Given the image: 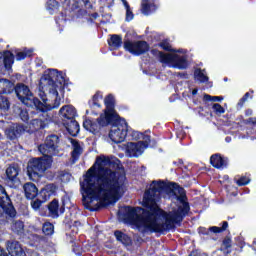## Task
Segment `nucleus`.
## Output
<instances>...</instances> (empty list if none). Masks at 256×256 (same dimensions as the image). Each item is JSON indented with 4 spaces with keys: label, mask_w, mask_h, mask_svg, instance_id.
Here are the masks:
<instances>
[{
    "label": "nucleus",
    "mask_w": 256,
    "mask_h": 256,
    "mask_svg": "<svg viewBox=\"0 0 256 256\" xmlns=\"http://www.w3.org/2000/svg\"><path fill=\"white\" fill-rule=\"evenodd\" d=\"M185 190L177 184L153 181L144 193L141 207H124L126 219L139 231L163 233L183 220L189 211Z\"/></svg>",
    "instance_id": "f257e3e1"
},
{
    "label": "nucleus",
    "mask_w": 256,
    "mask_h": 256,
    "mask_svg": "<svg viewBox=\"0 0 256 256\" xmlns=\"http://www.w3.org/2000/svg\"><path fill=\"white\" fill-rule=\"evenodd\" d=\"M125 179L123 170H113V162L109 158L98 157L80 182L84 203L88 207L117 203L125 195Z\"/></svg>",
    "instance_id": "f03ea898"
},
{
    "label": "nucleus",
    "mask_w": 256,
    "mask_h": 256,
    "mask_svg": "<svg viewBox=\"0 0 256 256\" xmlns=\"http://www.w3.org/2000/svg\"><path fill=\"white\" fill-rule=\"evenodd\" d=\"M65 81L56 69L48 70L39 84V96L42 101L33 97L31 90L25 84H18L15 93L18 99L26 107H35L38 111H51L61 105V99L65 93Z\"/></svg>",
    "instance_id": "7ed1b4c3"
},
{
    "label": "nucleus",
    "mask_w": 256,
    "mask_h": 256,
    "mask_svg": "<svg viewBox=\"0 0 256 256\" xmlns=\"http://www.w3.org/2000/svg\"><path fill=\"white\" fill-rule=\"evenodd\" d=\"M59 136L50 135L46 138L45 143L38 147L42 158H34L28 162L27 175L31 181H39L43 173L49 169L53 163V155L59 153Z\"/></svg>",
    "instance_id": "20e7f679"
},
{
    "label": "nucleus",
    "mask_w": 256,
    "mask_h": 256,
    "mask_svg": "<svg viewBox=\"0 0 256 256\" xmlns=\"http://www.w3.org/2000/svg\"><path fill=\"white\" fill-rule=\"evenodd\" d=\"M106 109L104 114H102L97 122H93L90 119H86L83 123L84 129L93 133L94 135L99 133L101 127H105V125H109L113 119H119V115L115 112V98L113 95H108L104 100Z\"/></svg>",
    "instance_id": "39448f33"
},
{
    "label": "nucleus",
    "mask_w": 256,
    "mask_h": 256,
    "mask_svg": "<svg viewBox=\"0 0 256 256\" xmlns=\"http://www.w3.org/2000/svg\"><path fill=\"white\" fill-rule=\"evenodd\" d=\"M132 139H135L138 142H129L126 151L130 157H140V155H143L145 149L149 147L151 136L139 131H132Z\"/></svg>",
    "instance_id": "423d86ee"
},
{
    "label": "nucleus",
    "mask_w": 256,
    "mask_h": 256,
    "mask_svg": "<svg viewBox=\"0 0 256 256\" xmlns=\"http://www.w3.org/2000/svg\"><path fill=\"white\" fill-rule=\"evenodd\" d=\"M158 56L163 65H168L169 67L187 69L189 65L183 50L173 51L171 53L158 52Z\"/></svg>",
    "instance_id": "0eeeda50"
},
{
    "label": "nucleus",
    "mask_w": 256,
    "mask_h": 256,
    "mask_svg": "<svg viewBox=\"0 0 256 256\" xmlns=\"http://www.w3.org/2000/svg\"><path fill=\"white\" fill-rule=\"evenodd\" d=\"M129 131V126L127 125V121L125 119H119L113 125L109 132V138L113 143H123L125 141V137H127V132Z\"/></svg>",
    "instance_id": "6e6552de"
},
{
    "label": "nucleus",
    "mask_w": 256,
    "mask_h": 256,
    "mask_svg": "<svg viewBox=\"0 0 256 256\" xmlns=\"http://www.w3.org/2000/svg\"><path fill=\"white\" fill-rule=\"evenodd\" d=\"M124 49L132 55H143V53L149 51V45L145 41H126L124 42Z\"/></svg>",
    "instance_id": "1a4fd4ad"
},
{
    "label": "nucleus",
    "mask_w": 256,
    "mask_h": 256,
    "mask_svg": "<svg viewBox=\"0 0 256 256\" xmlns=\"http://www.w3.org/2000/svg\"><path fill=\"white\" fill-rule=\"evenodd\" d=\"M0 208L2 209L3 213L9 215V217H15V208L11 204V199L5 192V188L0 185Z\"/></svg>",
    "instance_id": "9d476101"
},
{
    "label": "nucleus",
    "mask_w": 256,
    "mask_h": 256,
    "mask_svg": "<svg viewBox=\"0 0 256 256\" xmlns=\"http://www.w3.org/2000/svg\"><path fill=\"white\" fill-rule=\"evenodd\" d=\"M49 123H51V117L47 112H43L39 115V118L31 121V126L37 131L39 129H45Z\"/></svg>",
    "instance_id": "9b49d317"
},
{
    "label": "nucleus",
    "mask_w": 256,
    "mask_h": 256,
    "mask_svg": "<svg viewBox=\"0 0 256 256\" xmlns=\"http://www.w3.org/2000/svg\"><path fill=\"white\" fill-rule=\"evenodd\" d=\"M59 113L60 117L63 118L64 121H71L75 119L77 115V110L71 105H66L60 109Z\"/></svg>",
    "instance_id": "f8f14e48"
},
{
    "label": "nucleus",
    "mask_w": 256,
    "mask_h": 256,
    "mask_svg": "<svg viewBox=\"0 0 256 256\" xmlns=\"http://www.w3.org/2000/svg\"><path fill=\"white\" fill-rule=\"evenodd\" d=\"M7 251L11 256H26L25 251L21 248V244L19 242H8L7 243Z\"/></svg>",
    "instance_id": "ddd939ff"
},
{
    "label": "nucleus",
    "mask_w": 256,
    "mask_h": 256,
    "mask_svg": "<svg viewBox=\"0 0 256 256\" xmlns=\"http://www.w3.org/2000/svg\"><path fill=\"white\" fill-rule=\"evenodd\" d=\"M21 133H23V126L17 124L10 125L5 131L8 139H17Z\"/></svg>",
    "instance_id": "4468645a"
},
{
    "label": "nucleus",
    "mask_w": 256,
    "mask_h": 256,
    "mask_svg": "<svg viewBox=\"0 0 256 256\" xmlns=\"http://www.w3.org/2000/svg\"><path fill=\"white\" fill-rule=\"evenodd\" d=\"M19 167L18 166H9L6 169V179L8 183H17L19 181Z\"/></svg>",
    "instance_id": "2eb2a0df"
},
{
    "label": "nucleus",
    "mask_w": 256,
    "mask_h": 256,
    "mask_svg": "<svg viewBox=\"0 0 256 256\" xmlns=\"http://www.w3.org/2000/svg\"><path fill=\"white\" fill-rule=\"evenodd\" d=\"M55 191H57V186L48 184L41 190L40 197H42L43 201H49L55 195Z\"/></svg>",
    "instance_id": "dca6fc26"
},
{
    "label": "nucleus",
    "mask_w": 256,
    "mask_h": 256,
    "mask_svg": "<svg viewBox=\"0 0 256 256\" xmlns=\"http://www.w3.org/2000/svg\"><path fill=\"white\" fill-rule=\"evenodd\" d=\"M23 189L27 199H35L38 193L37 186H35V184L28 182L24 184Z\"/></svg>",
    "instance_id": "f3484780"
},
{
    "label": "nucleus",
    "mask_w": 256,
    "mask_h": 256,
    "mask_svg": "<svg viewBox=\"0 0 256 256\" xmlns=\"http://www.w3.org/2000/svg\"><path fill=\"white\" fill-rule=\"evenodd\" d=\"M14 89L11 81L7 79H0V95H7Z\"/></svg>",
    "instance_id": "a211bd4d"
},
{
    "label": "nucleus",
    "mask_w": 256,
    "mask_h": 256,
    "mask_svg": "<svg viewBox=\"0 0 256 256\" xmlns=\"http://www.w3.org/2000/svg\"><path fill=\"white\" fill-rule=\"evenodd\" d=\"M65 127L68 133L72 135V137H75L79 134V123H77L75 119L68 120V122L65 123Z\"/></svg>",
    "instance_id": "6ab92c4d"
},
{
    "label": "nucleus",
    "mask_w": 256,
    "mask_h": 256,
    "mask_svg": "<svg viewBox=\"0 0 256 256\" xmlns=\"http://www.w3.org/2000/svg\"><path fill=\"white\" fill-rule=\"evenodd\" d=\"M3 59V63L6 69H11V65H13V53L6 51L4 53L0 52V63Z\"/></svg>",
    "instance_id": "aec40b11"
},
{
    "label": "nucleus",
    "mask_w": 256,
    "mask_h": 256,
    "mask_svg": "<svg viewBox=\"0 0 256 256\" xmlns=\"http://www.w3.org/2000/svg\"><path fill=\"white\" fill-rule=\"evenodd\" d=\"M210 163L211 165H213V167H216V169H221V167H224V165H227V161L218 154L211 156Z\"/></svg>",
    "instance_id": "412c9836"
},
{
    "label": "nucleus",
    "mask_w": 256,
    "mask_h": 256,
    "mask_svg": "<svg viewBox=\"0 0 256 256\" xmlns=\"http://www.w3.org/2000/svg\"><path fill=\"white\" fill-rule=\"evenodd\" d=\"M70 142L73 146L72 159L76 161V159H79V155L83 153V148H81V145H79V142H77V140L71 139Z\"/></svg>",
    "instance_id": "4be33fe9"
},
{
    "label": "nucleus",
    "mask_w": 256,
    "mask_h": 256,
    "mask_svg": "<svg viewBox=\"0 0 256 256\" xmlns=\"http://www.w3.org/2000/svg\"><path fill=\"white\" fill-rule=\"evenodd\" d=\"M122 43V38L119 35H112L108 40V45H110L111 49H119Z\"/></svg>",
    "instance_id": "5701e85b"
},
{
    "label": "nucleus",
    "mask_w": 256,
    "mask_h": 256,
    "mask_svg": "<svg viewBox=\"0 0 256 256\" xmlns=\"http://www.w3.org/2000/svg\"><path fill=\"white\" fill-rule=\"evenodd\" d=\"M195 81H199V83H207L209 81V77L205 73V70L197 69L194 72Z\"/></svg>",
    "instance_id": "b1692460"
},
{
    "label": "nucleus",
    "mask_w": 256,
    "mask_h": 256,
    "mask_svg": "<svg viewBox=\"0 0 256 256\" xmlns=\"http://www.w3.org/2000/svg\"><path fill=\"white\" fill-rule=\"evenodd\" d=\"M114 235L117 241H120L123 245H129L131 243V238L121 231H115Z\"/></svg>",
    "instance_id": "393cba45"
},
{
    "label": "nucleus",
    "mask_w": 256,
    "mask_h": 256,
    "mask_svg": "<svg viewBox=\"0 0 256 256\" xmlns=\"http://www.w3.org/2000/svg\"><path fill=\"white\" fill-rule=\"evenodd\" d=\"M48 209L52 217H59V202L57 200H53L49 204Z\"/></svg>",
    "instance_id": "a878e982"
},
{
    "label": "nucleus",
    "mask_w": 256,
    "mask_h": 256,
    "mask_svg": "<svg viewBox=\"0 0 256 256\" xmlns=\"http://www.w3.org/2000/svg\"><path fill=\"white\" fill-rule=\"evenodd\" d=\"M9 100L7 98L0 96V115H5L9 111Z\"/></svg>",
    "instance_id": "bb28decb"
},
{
    "label": "nucleus",
    "mask_w": 256,
    "mask_h": 256,
    "mask_svg": "<svg viewBox=\"0 0 256 256\" xmlns=\"http://www.w3.org/2000/svg\"><path fill=\"white\" fill-rule=\"evenodd\" d=\"M31 53H33V50H27V49H24L23 51L18 50L16 52V60L23 61L25 57H31Z\"/></svg>",
    "instance_id": "cd10ccee"
},
{
    "label": "nucleus",
    "mask_w": 256,
    "mask_h": 256,
    "mask_svg": "<svg viewBox=\"0 0 256 256\" xmlns=\"http://www.w3.org/2000/svg\"><path fill=\"white\" fill-rule=\"evenodd\" d=\"M122 3L126 10V21H133V11L131 10V6H129V3L127 0H122Z\"/></svg>",
    "instance_id": "c85d7f7f"
},
{
    "label": "nucleus",
    "mask_w": 256,
    "mask_h": 256,
    "mask_svg": "<svg viewBox=\"0 0 256 256\" xmlns=\"http://www.w3.org/2000/svg\"><path fill=\"white\" fill-rule=\"evenodd\" d=\"M24 227L25 226L22 221H15L11 225V229H12V231H14V233H23Z\"/></svg>",
    "instance_id": "c756f323"
},
{
    "label": "nucleus",
    "mask_w": 256,
    "mask_h": 256,
    "mask_svg": "<svg viewBox=\"0 0 256 256\" xmlns=\"http://www.w3.org/2000/svg\"><path fill=\"white\" fill-rule=\"evenodd\" d=\"M103 99V95L101 93H96L93 97L92 100L90 101V105L93 107H101V104H99V101Z\"/></svg>",
    "instance_id": "7c9ffc66"
},
{
    "label": "nucleus",
    "mask_w": 256,
    "mask_h": 256,
    "mask_svg": "<svg viewBox=\"0 0 256 256\" xmlns=\"http://www.w3.org/2000/svg\"><path fill=\"white\" fill-rule=\"evenodd\" d=\"M151 11H155V6H149L147 1L144 0L142 2V13L144 15H149V13H151Z\"/></svg>",
    "instance_id": "2f4dec72"
},
{
    "label": "nucleus",
    "mask_w": 256,
    "mask_h": 256,
    "mask_svg": "<svg viewBox=\"0 0 256 256\" xmlns=\"http://www.w3.org/2000/svg\"><path fill=\"white\" fill-rule=\"evenodd\" d=\"M42 231L44 235H53V231H54L53 224L49 222L44 223Z\"/></svg>",
    "instance_id": "473e14b6"
},
{
    "label": "nucleus",
    "mask_w": 256,
    "mask_h": 256,
    "mask_svg": "<svg viewBox=\"0 0 256 256\" xmlns=\"http://www.w3.org/2000/svg\"><path fill=\"white\" fill-rule=\"evenodd\" d=\"M204 101H211L212 103H216V101H223V97L211 96L209 94H206V95H204Z\"/></svg>",
    "instance_id": "72a5a7b5"
},
{
    "label": "nucleus",
    "mask_w": 256,
    "mask_h": 256,
    "mask_svg": "<svg viewBox=\"0 0 256 256\" xmlns=\"http://www.w3.org/2000/svg\"><path fill=\"white\" fill-rule=\"evenodd\" d=\"M213 109L216 115H223V113H225V108L220 104H213Z\"/></svg>",
    "instance_id": "f704fd0d"
},
{
    "label": "nucleus",
    "mask_w": 256,
    "mask_h": 256,
    "mask_svg": "<svg viewBox=\"0 0 256 256\" xmlns=\"http://www.w3.org/2000/svg\"><path fill=\"white\" fill-rule=\"evenodd\" d=\"M249 181V178L241 177L239 180L236 181V183L237 185H239V187H242L243 185H248Z\"/></svg>",
    "instance_id": "c9c22d12"
},
{
    "label": "nucleus",
    "mask_w": 256,
    "mask_h": 256,
    "mask_svg": "<svg viewBox=\"0 0 256 256\" xmlns=\"http://www.w3.org/2000/svg\"><path fill=\"white\" fill-rule=\"evenodd\" d=\"M77 7H87L89 0H74Z\"/></svg>",
    "instance_id": "e433bc0d"
},
{
    "label": "nucleus",
    "mask_w": 256,
    "mask_h": 256,
    "mask_svg": "<svg viewBox=\"0 0 256 256\" xmlns=\"http://www.w3.org/2000/svg\"><path fill=\"white\" fill-rule=\"evenodd\" d=\"M20 118L22 121H29V112H27V110H21Z\"/></svg>",
    "instance_id": "4c0bfd02"
},
{
    "label": "nucleus",
    "mask_w": 256,
    "mask_h": 256,
    "mask_svg": "<svg viewBox=\"0 0 256 256\" xmlns=\"http://www.w3.org/2000/svg\"><path fill=\"white\" fill-rule=\"evenodd\" d=\"M31 207L35 210L38 211L39 207H41V200H34L31 202Z\"/></svg>",
    "instance_id": "58836bf2"
},
{
    "label": "nucleus",
    "mask_w": 256,
    "mask_h": 256,
    "mask_svg": "<svg viewBox=\"0 0 256 256\" xmlns=\"http://www.w3.org/2000/svg\"><path fill=\"white\" fill-rule=\"evenodd\" d=\"M160 46L162 47V49H164L165 51H171V45H169V43L167 42H162L160 44Z\"/></svg>",
    "instance_id": "ea45409f"
},
{
    "label": "nucleus",
    "mask_w": 256,
    "mask_h": 256,
    "mask_svg": "<svg viewBox=\"0 0 256 256\" xmlns=\"http://www.w3.org/2000/svg\"><path fill=\"white\" fill-rule=\"evenodd\" d=\"M210 231H212L213 233H221V227H210Z\"/></svg>",
    "instance_id": "a19ab883"
},
{
    "label": "nucleus",
    "mask_w": 256,
    "mask_h": 256,
    "mask_svg": "<svg viewBox=\"0 0 256 256\" xmlns=\"http://www.w3.org/2000/svg\"><path fill=\"white\" fill-rule=\"evenodd\" d=\"M227 227H229V224L227 222H223V225L220 229H221V231H225L227 229Z\"/></svg>",
    "instance_id": "79ce46f5"
},
{
    "label": "nucleus",
    "mask_w": 256,
    "mask_h": 256,
    "mask_svg": "<svg viewBox=\"0 0 256 256\" xmlns=\"http://www.w3.org/2000/svg\"><path fill=\"white\" fill-rule=\"evenodd\" d=\"M0 256H9L5 253V250L0 248Z\"/></svg>",
    "instance_id": "37998d69"
},
{
    "label": "nucleus",
    "mask_w": 256,
    "mask_h": 256,
    "mask_svg": "<svg viewBox=\"0 0 256 256\" xmlns=\"http://www.w3.org/2000/svg\"><path fill=\"white\" fill-rule=\"evenodd\" d=\"M246 115H253V110H251V109L247 110Z\"/></svg>",
    "instance_id": "c03bdc74"
},
{
    "label": "nucleus",
    "mask_w": 256,
    "mask_h": 256,
    "mask_svg": "<svg viewBox=\"0 0 256 256\" xmlns=\"http://www.w3.org/2000/svg\"><path fill=\"white\" fill-rule=\"evenodd\" d=\"M192 95H197V89H194V90L192 91Z\"/></svg>",
    "instance_id": "a18cd8bd"
},
{
    "label": "nucleus",
    "mask_w": 256,
    "mask_h": 256,
    "mask_svg": "<svg viewBox=\"0 0 256 256\" xmlns=\"http://www.w3.org/2000/svg\"><path fill=\"white\" fill-rule=\"evenodd\" d=\"M249 97V93H246L245 96H244V100L247 99Z\"/></svg>",
    "instance_id": "49530a36"
},
{
    "label": "nucleus",
    "mask_w": 256,
    "mask_h": 256,
    "mask_svg": "<svg viewBox=\"0 0 256 256\" xmlns=\"http://www.w3.org/2000/svg\"><path fill=\"white\" fill-rule=\"evenodd\" d=\"M52 3H54V4H55V3H57V2H55V0H52Z\"/></svg>",
    "instance_id": "de8ad7c7"
}]
</instances>
